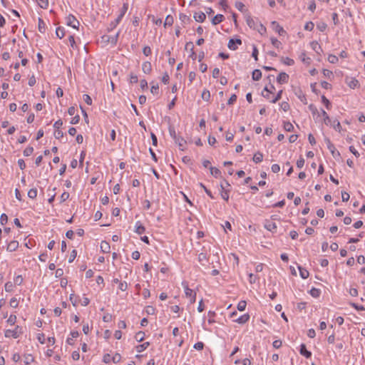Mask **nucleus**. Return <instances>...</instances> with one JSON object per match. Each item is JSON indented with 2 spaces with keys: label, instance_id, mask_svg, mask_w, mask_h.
Here are the masks:
<instances>
[{
  "label": "nucleus",
  "instance_id": "f704fd0d",
  "mask_svg": "<svg viewBox=\"0 0 365 365\" xmlns=\"http://www.w3.org/2000/svg\"><path fill=\"white\" fill-rule=\"evenodd\" d=\"M39 6L42 9H47L48 6V0H36Z\"/></svg>",
  "mask_w": 365,
  "mask_h": 365
},
{
  "label": "nucleus",
  "instance_id": "a878e982",
  "mask_svg": "<svg viewBox=\"0 0 365 365\" xmlns=\"http://www.w3.org/2000/svg\"><path fill=\"white\" fill-rule=\"evenodd\" d=\"M210 174L215 178H219L221 175L220 170L215 167H210Z\"/></svg>",
  "mask_w": 365,
  "mask_h": 365
},
{
  "label": "nucleus",
  "instance_id": "79ce46f5",
  "mask_svg": "<svg viewBox=\"0 0 365 365\" xmlns=\"http://www.w3.org/2000/svg\"><path fill=\"white\" fill-rule=\"evenodd\" d=\"M33 152L34 148L31 146H29L24 150V155L25 156H30L33 153Z\"/></svg>",
  "mask_w": 365,
  "mask_h": 365
},
{
  "label": "nucleus",
  "instance_id": "4be33fe9",
  "mask_svg": "<svg viewBox=\"0 0 365 365\" xmlns=\"http://www.w3.org/2000/svg\"><path fill=\"white\" fill-rule=\"evenodd\" d=\"M298 269H299V271L300 277L302 279H307L309 277V272L306 269L302 267L299 265L298 266Z\"/></svg>",
  "mask_w": 365,
  "mask_h": 365
},
{
  "label": "nucleus",
  "instance_id": "e433bc0d",
  "mask_svg": "<svg viewBox=\"0 0 365 365\" xmlns=\"http://www.w3.org/2000/svg\"><path fill=\"white\" fill-rule=\"evenodd\" d=\"M264 91H265L266 93L263 92L262 96L270 101V100L272 99V98H271L272 91H269L267 87L264 88Z\"/></svg>",
  "mask_w": 365,
  "mask_h": 365
},
{
  "label": "nucleus",
  "instance_id": "13d9d810",
  "mask_svg": "<svg viewBox=\"0 0 365 365\" xmlns=\"http://www.w3.org/2000/svg\"><path fill=\"white\" fill-rule=\"evenodd\" d=\"M54 136L56 138L60 139L63 136V133L60 129H58L55 130Z\"/></svg>",
  "mask_w": 365,
  "mask_h": 365
},
{
  "label": "nucleus",
  "instance_id": "c9c22d12",
  "mask_svg": "<svg viewBox=\"0 0 365 365\" xmlns=\"http://www.w3.org/2000/svg\"><path fill=\"white\" fill-rule=\"evenodd\" d=\"M247 302L244 300L239 302L237 304V309L240 312L244 311L246 309Z\"/></svg>",
  "mask_w": 365,
  "mask_h": 365
},
{
  "label": "nucleus",
  "instance_id": "5fc2aeb1",
  "mask_svg": "<svg viewBox=\"0 0 365 365\" xmlns=\"http://www.w3.org/2000/svg\"><path fill=\"white\" fill-rule=\"evenodd\" d=\"M322 101L327 109L330 108V102L324 96H322Z\"/></svg>",
  "mask_w": 365,
  "mask_h": 365
},
{
  "label": "nucleus",
  "instance_id": "1a4fd4ad",
  "mask_svg": "<svg viewBox=\"0 0 365 365\" xmlns=\"http://www.w3.org/2000/svg\"><path fill=\"white\" fill-rule=\"evenodd\" d=\"M128 9V4L124 3L123 6L120 9L118 16L117 19H115V24H118L121 20V19L123 17L125 14L127 12Z\"/></svg>",
  "mask_w": 365,
  "mask_h": 365
},
{
  "label": "nucleus",
  "instance_id": "c85d7f7f",
  "mask_svg": "<svg viewBox=\"0 0 365 365\" xmlns=\"http://www.w3.org/2000/svg\"><path fill=\"white\" fill-rule=\"evenodd\" d=\"M252 76L254 81H259L262 77V72L259 70L256 69L252 72Z\"/></svg>",
  "mask_w": 365,
  "mask_h": 365
},
{
  "label": "nucleus",
  "instance_id": "3c124183",
  "mask_svg": "<svg viewBox=\"0 0 365 365\" xmlns=\"http://www.w3.org/2000/svg\"><path fill=\"white\" fill-rule=\"evenodd\" d=\"M328 61L331 63H336L338 62V58L335 55H329L328 56Z\"/></svg>",
  "mask_w": 365,
  "mask_h": 365
},
{
  "label": "nucleus",
  "instance_id": "473e14b6",
  "mask_svg": "<svg viewBox=\"0 0 365 365\" xmlns=\"http://www.w3.org/2000/svg\"><path fill=\"white\" fill-rule=\"evenodd\" d=\"M56 34L59 38H62L65 36L64 29L58 27L56 30Z\"/></svg>",
  "mask_w": 365,
  "mask_h": 365
},
{
  "label": "nucleus",
  "instance_id": "49530a36",
  "mask_svg": "<svg viewBox=\"0 0 365 365\" xmlns=\"http://www.w3.org/2000/svg\"><path fill=\"white\" fill-rule=\"evenodd\" d=\"M9 304L11 307L16 308L19 305V301L16 298L13 297L10 299Z\"/></svg>",
  "mask_w": 365,
  "mask_h": 365
},
{
  "label": "nucleus",
  "instance_id": "6e6d98bb",
  "mask_svg": "<svg viewBox=\"0 0 365 365\" xmlns=\"http://www.w3.org/2000/svg\"><path fill=\"white\" fill-rule=\"evenodd\" d=\"M145 334L142 331H139L135 334V339L138 341H141L144 339Z\"/></svg>",
  "mask_w": 365,
  "mask_h": 365
},
{
  "label": "nucleus",
  "instance_id": "dca6fc26",
  "mask_svg": "<svg viewBox=\"0 0 365 365\" xmlns=\"http://www.w3.org/2000/svg\"><path fill=\"white\" fill-rule=\"evenodd\" d=\"M249 319H250V314H245L240 316V317H238L237 319H235V322L238 324H244L246 322H247L249 321Z\"/></svg>",
  "mask_w": 365,
  "mask_h": 365
},
{
  "label": "nucleus",
  "instance_id": "8fccbe9b",
  "mask_svg": "<svg viewBox=\"0 0 365 365\" xmlns=\"http://www.w3.org/2000/svg\"><path fill=\"white\" fill-rule=\"evenodd\" d=\"M83 99L86 104H88V105L92 104V99L90 97V96H88V94H84L83 96Z\"/></svg>",
  "mask_w": 365,
  "mask_h": 365
},
{
  "label": "nucleus",
  "instance_id": "4d7b16f0",
  "mask_svg": "<svg viewBox=\"0 0 365 365\" xmlns=\"http://www.w3.org/2000/svg\"><path fill=\"white\" fill-rule=\"evenodd\" d=\"M8 221V217L6 214L3 213L1 215V217H0V222L1 225H4Z\"/></svg>",
  "mask_w": 365,
  "mask_h": 365
},
{
  "label": "nucleus",
  "instance_id": "72a5a7b5",
  "mask_svg": "<svg viewBox=\"0 0 365 365\" xmlns=\"http://www.w3.org/2000/svg\"><path fill=\"white\" fill-rule=\"evenodd\" d=\"M310 294L313 297H319L320 294H321V292L319 289H317V288H312L311 289L310 292H309Z\"/></svg>",
  "mask_w": 365,
  "mask_h": 365
},
{
  "label": "nucleus",
  "instance_id": "2f4dec72",
  "mask_svg": "<svg viewBox=\"0 0 365 365\" xmlns=\"http://www.w3.org/2000/svg\"><path fill=\"white\" fill-rule=\"evenodd\" d=\"M257 27L254 29L257 31L260 34H263L266 32V28L260 23L259 22Z\"/></svg>",
  "mask_w": 365,
  "mask_h": 365
},
{
  "label": "nucleus",
  "instance_id": "bf43d9fd",
  "mask_svg": "<svg viewBox=\"0 0 365 365\" xmlns=\"http://www.w3.org/2000/svg\"><path fill=\"white\" fill-rule=\"evenodd\" d=\"M193 347L197 350H202L204 347V344L202 341H198L194 344Z\"/></svg>",
  "mask_w": 365,
  "mask_h": 365
},
{
  "label": "nucleus",
  "instance_id": "bb28decb",
  "mask_svg": "<svg viewBox=\"0 0 365 365\" xmlns=\"http://www.w3.org/2000/svg\"><path fill=\"white\" fill-rule=\"evenodd\" d=\"M224 19L223 15L222 14H217L214 18L212 19V23L214 25H217L222 21Z\"/></svg>",
  "mask_w": 365,
  "mask_h": 365
},
{
  "label": "nucleus",
  "instance_id": "69168bd1",
  "mask_svg": "<svg viewBox=\"0 0 365 365\" xmlns=\"http://www.w3.org/2000/svg\"><path fill=\"white\" fill-rule=\"evenodd\" d=\"M350 196L349 194L346 192H341V198L343 202H347L349 199Z\"/></svg>",
  "mask_w": 365,
  "mask_h": 365
},
{
  "label": "nucleus",
  "instance_id": "f03ea898",
  "mask_svg": "<svg viewBox=\"0 0 365 365\" xmlns=\"http://www.w3.org/2000/svg\"><path fill=\"white\" fill-rule=\"evenodd\" d=\"M220 195L223 200L228 201L230 197V185L226 180H222L220 182Z\"/></svg>",
  "mask_w": 365,
  "mask_h": 365
},
{
  "label": "nucleus",
  "instance_id": "9b49d317",
  "mask_svg": "<svg viewBox=\"0 0 365 365\" xmlns=\"http://www.w3.org/2000/svg\"><path fill=\"white\" fill-rule=\"evenodd\" d=\"M246 22L250 29H254L255 28L257 27L256 26H257L259 21H258V19H254L252 16H249L246 17Z\"/></svg>",
  "mask_w": 365,
  "mask_h": 365
},
{
  "label": "nucleus",
  "instance_id": "393cba45",
  "mask_svg": "<svg viewBox=\"0 0 365 365\" xmlns=\"http://www.w3.org/2000/svg\"><path fill=\"white\" fill-rule=\"evenodd\" d=\"M263 160V154L260 152H257L253 156V161L256 163L262 162Z\"/></svg>",
  "mask_w": 365,
  "mask_h": 365
},
{
  "label": "nucleus",
  "instance_id": "f257e3e1",
  "mask_svg": "<svg viewBox=\"0 0 365 365\" xmlns=\"http://www.w3.org/2000/svg\"><path fill=\"white\" fill-rule=\"evenodd\" d=\"M23 334V329L19 325L15 326L13 329H7L4 330V336L6 338L17 339Z\"/></svg>",
  "mask_w": 365,
  "mask_h": 365
},
{
  "label": "nucleus",
  "instance_id": "37998d69",
  "mask_svg": "<svg viewBox=\"0 0 365 365\" xmlns=\"http://www.w3.org/2000/svg\"><path fill=\"white\" fill-rule=\"evenodd\" d=\"M282 91H279L275 97L272 98V99L270 100V102L272 103H275L277 101H278L282 98Z\"/></svg>",
  "mask_w": 365,
  "mask_h": 365
},
{
  "label": "nucleus",
  "instance_id": "5701e85b",
  "mask_svg": "<svg viewBox=\"0 0 365 365\" xmlns=\"http://www.w3.org/2000/svg\"><path fill=\"white\" fill-rule=\"evenodd\" d=\"M309 108L311 110L314 118H318L319 117H320V111L318 110L316 106L310 105L309 106Z\"/></svg>",
  "mask_w": 365,
  "mask_h": 365
},
{
  "label": "nucleus",
  "instance_id": "6ab92c4d",
  "mask_svg": "<svg viewBox=\"0 0 365 365\" xmlns=\"http://www.w3.org/2000/svg\"><path fill=\"white\" fill-rule=\"evenodd\" d=\"M194 19L197 22H203L206 19V16L203 12L199 11L195 13Z\"/></svg>",
  "mask_w": 365,
  "mask_h": 365
},
{
  "label": "nucleus",
  "instance_id": "ea45409f",
  "mask_svg": "<svg viewBox=\"0 0 365 365\" xmlns=\"http://www.w3.org/2000/svg\"><path fill=\"white\" fill-rule=\"evenodd\" d=\"M149 346V342H145L139 346H137V351L138 352H142L145 349L148 348Z\"/></svg>",
  "mask_w": 365,
  "mask_h": 365
},
{
  "label": "nucleus",
  "instance_id": "774afa93",
  "mask_svg": "<svg viewBox=\"0 0 365 365\" xmlns=\"http://www.w3.org/2000/svg\"><path fill=\"white\" fill-rule=\"evenodd\" d=\"M272 171L274 173H277L280 170V167L278 164H273L271 167Z\"/></svg>",
  "mask_w": 365,
  "mask_h": 365
},
{
  "label": "nucleus",
  "instance_id": "423d86ee",
  "mask_svg": "<svg viewBox=\"0 0 365 365\" xmlns=\"http://www.w3.org/2000/svg\"><path fill=\"white\" fill-rule=\"evenodd\" d=\"M110 43H111V45H113V38L108 35H103L98 41V43L102 47H106Z\"/></svg>",
  "mask_w": 365,
  "mask_h": 365
},
{
  "label": "nucleus",
  "instance_id": "39448f33",
  "mask_svg": "<svg viewBox=\"0 0 365 365\" xmlns=\"http://www.w3.org/2000/svg\"><path fill=\"white\" fill-rule=\"evenodd\" d=\"M66 22L68 26H69L73 29H77L79 26L78 21L72 14H69L66 17Z\"/></svg>",
  "mask_w": 365,
  "mask_h": 365
},
{
  "label": "nucleus",
  "instance_id": "0eeeda50",
  "mask_svg": "<svg viewBox=\"0 0 365 365\" xmlns=\"http://www.w3.org/2000/svg\"><path fill=\"white\" fill-rule=\"evenodd\" d=\"M242 44V41L240 38H231L228 42V48L230 50L235 51L236 50L240 45Z\"/></svg>",
  "mask_w": 365,
  "mask_h": 365
},
{
  "label": "nucleus",
  "instance_id": "de8ad7c7",
  "mask_svg": "<svg viewBox=\"0 0 365 365\" xmlns=\"http://www.w3.org/2000/svg\"><path fill=\"white\" fill-rule=\"evenodd\" d=\"M314 27V24L312 21L307 22L304 25V29L307 31H312Z\"/></svg>",
  "mask_w": 365,
  "mask_h": 365
},
{
  "label": "nucleus",
  "instance_id": "58836bf2",
  "mask_svg": "<svg viewBox=\"0 0 365 365\" xmlns=\"http://www.w3.org/2000/svg\"><path fill=\"white\" fill-rule=\"evenodd\" d=\"M284 129L286 131L290 132L293 130L294 126L290 122H284Z\"/></svg>",
  "mask_w": 365,
  "mask_h": 365
},
{
  "label": "nucleus",
  "instance_id": "cd10ccee",
  "mask_svg": "<svg viewBox=\"0 0 365 365\" xmlns=\"http://www.w3.org/2000/svg\"><path fill=\"white\" fill-rule=\"evenodd\" d=\"M135 227V232L138 235H141L145 232V227L139 222H136Z\"/></svg>",
  "mask_w": 365,
  "mask_h": 365
},
{
  "label": "nucleus",
  "instance_id": "680f3d73",
  "mask_svg": "<svg viewBox=\"0 0 365 365\" xmlns=\"http://www.w3.org/2000/svg\"><path fill=\"white\" fill-rule=\"evenodd\" d=\"M71 357L74 361H78L80 359V354L78 351H74L72 352Z\"/></svg>",
  "mask_w": 365,
  "mask_h": 365
},
{
  "label": "nucleus",
  "instance_id": "20e7f679",
  "mask_svg": "<svg viewBox=\"0 0 365 365\" xmlns=\"http://www.w3.org/2000/svg\"><path fill=\"white\" fill-rule=\"evenodd\" d=\"M182 286L185 289V296L190 299V302L193 304L196 299V293L191 289H190L186 282H182Z\"/></svg>",
  "mask_w": 365,
  "mask_h": 365
},
{
  "label": "nucleus",
  "instance_id": "aec40b11",
  "mask_svg": "<svg viewBox=\"0 0 365 365\" xmlns=\"http://www.w3.org/2000/svg\"><path fill=\"white\" fill-rule=\"evenodd\" d=\"M71 337H68L66 339V343L73 345V339L78 336L79 334L77 331H72L70 333Z\"/></svg>",
  "mask_w": 365,
  "mask_h": 365
},
{
  "label": "nucleus",
  "instance_id": "09e8293b",
  "mask_svg": "<svg viewBox=\"0 0 365 365\" xmlns=\"http://www.w3.org/2000/svg\"><path fill=\"white\" fill-rule=\"evenodd\" d=\"M69 196L70 195L68 192H63L60 197L61 202H63L67 200Z\"/></svg>",
  "mask_w": 365,
  "mask_h": 365
},
{
  "label": "nucleus",
  "instance_id": "b1692460",
  "mask_svg": "<svg viewBox=\"0 0 365 365\" xmlns=\"http://www.w3.org/2000/svg\"><path fill=\"white\" fill-rule=\"evenodd\" d=\"M17 320L15 314H11L6 320V323L9 326H14Z\"/></svg>",
  "mask_w": 365,
  "mask_h": 365
},
{
  "label": "nucleus",
  "instance_id": "c03bdc74",
  "mask_svg": "<svg viewBox=\"0 0 365 365\" xmlns=\"http://www.w3.org/2000/svg\"><path fill=\"white\" fill-rule=\"evenodd\" d=\"M258 280V277L257 275L253 274L252 273L249 274V282L251 284L255 283Z\"/></svg>",
  "mask_w": 365,
  "mask_h": 365
},
{
  "label": "nucleus",
  "instance_id": "4c0bfd02",
  "mask_svg": "<svg viewBox=\"0 0 365 365\" xmlns=\"http://www.w3.org/2000/svg\"><path fill=\"white\" fill-rule=\"evenodd\" d=\"M114 360V357L111 356L109 354H104L103 357V361L104 363L108 364L110 363L111 361Z\"/></svg>",
  "mask_w": 365,
  "mask_h": 365
},
{
  "label": "nucleus",
  "instance_id": "9d476101",
  "mask_svg": "<svg viewBox=\"0 0 365 365\" xmlns=\"http://www.w3.org/2000/svg\"><path fill=\"white\" fill-rule=\"evenodd\" d=\"M171 135L173 136L175 143L178 144L180 149L183 150L185 148L186 141L182 138L177 137L175 132L173 135L171 133Z\"/></svg>",
  "mask_w": 365,
  "mask_h": 365
},
{
  "label": "nucleus",
  "instance_id": "7ed1b4c3",
  "mask_svg": "<svg viewBox=\"0 0 365 365\" xmlns=\"http://www.w3.org/2000/svg\"><path fill=\"white\" fill-rule=\"evenodd\" d=\"M277 217L274 216H272L270 220H266L264 221V227L266 230L270 231L272 233L277 232V225L274 222V220H276Z\"/></svg>",
  "mask_w": 365,
  "mask_h": 365
},
{
  "label": "nucleus",
  "instance_id": "4468645a",
  "mask_svg": "<svg viewBox=\"0 0 365 365\" xmlns=\"http://www.w3.org/2000/svg\"><path fill=\"white\" fill-rule=\"evenodd\" d=\"M289 76L286 73L282 72L277 78V81L279 83H285L288 81Z\"/></svg>",
  "mask_w": 365,
  "mask_h": 365
},
{
  "label": "nucleus",
  "instance_id": "412c9836",
  "mask_svg": "<svg viewBox=\"0 0 365 365\" xmlns=\"http://www.w3.org/2000/svg\"><path fill=\"white\" fill-rule=\"evenodd\" d=\"M272 25L274 26V30L278 33L280 36H282L285 34V31L284 30V29L279 24H277L276 21H273L272 22Z\"/></svg>",
  "mask_w": 365,
  "mask_h": 365
},
{
  "label": "nucleus",
  "instance_id": "f8f14e48",
  "mask_svg": "<svg viewBox=\"0 0 365 365\" xmlns=\"http://www.w3.org/2000/svg\"><path fill=\"white\" fill-rule=\"evenodd\" d=\"M327 142L328 149L331 153L333 157L334 158L339 157L340 155V153L339 151L336 150L334 145L330 142V140L329 139L327 140Z\"/></svg>",
  "mask_w": 365,
  "mask_h": 365
},
{
  "label": "nucleus",
  "instance_id": "864d4df0",
  "mask_svg": "<svg viewBox=\"0 0 365 365\" xmlns=\"http://www.w3.org/2000/svg\"><path fill=\"white\" fill-rule=\"evenodd\" d=\"M37 339H38V341L41 344H43L45 343V340H46V339H45V335H44V334H43V333H39V334H38V335H37Z\"/></svg>",
  "mask_w": 365,
  "mask_h": 365
},
{
  "label": "nucleus",
  "instance_id": "e2e57ef3",
  "mask_svg": "<svg viewBox=\"0 0 365 365\" xmlns=\"http://www.w3.org/2000/svg\"><path fill=\"white\" fill-rule=\"evenodd\" d=\"M284 63L287 66H292L294 63V61L290 58L287 57L284 59Z\"/></svg>",
  "mask_w": 365,
  "mask_h": 365
},
{
  "label": "nucleus",
  "instance_id": "0e129e2a",
  "mask_svg": "<svg viewBox=\"0 0 365 365\" xmlns=\"http://www.w3.org/2000/svg\"><path fill=\"white\" fill-rule=\"evenodd\" d=\"M332 125L336 130H341V124L338 120H334Z\"/></svg>",
  "mask_w": 365,
  "mask_h": 365
},
{
  "label": "nucleus",
  "instance_id": "ddd939ff",
  "mask_svg": "<svg viewBox=\"0 0 365 365\" xmlns=\"http://www.w3.org/2000/svg\"><path fill=\"white\" fill-rule=\"evenodd\" d=\"M142 71L145 74H149L152 71V65L149 61H145L142 64Z\"/></svg>",
  "mask_w": 365,
  "mask_h": 365
},
{
  "label": "nucleus",
  "instance_id": "603ef678",
  "mask_svg": "<svg viewBox=\"0 0 365 365\" xmlns=\"http://www.w3.org/2000/svg\"><path fill=\"white\" fill-rule=\"evenodd\" d=\"M210 97V91H207V90H205L203 91L202 93V98L205 100V101H208L209 98Z\"/></svg>",
  "mask_w": 365,
  "mask_h": 365
},
{
  "label": "nucleus",
  "instance_id": "c756f323",
  "mask_svg": "<svg viewBox=\"0 0 365 365\" xmlns=\"http://www.w3.org/2000/svg\"><path fill=\"white\" fill-rule=\"evenodd\" d=\"M198 260L202 265H204L207 261V255L203 252L200 253L198 255Z\"/></svg>",
  "mask_w": 365,
  "mask_h": 365
},
{
  "label": "nucleus",
  "instance_id": "7c9ffc66",
  "mask_svg": "<svg viewBox=\"0 0 365 365\" xmlns=\"http://www.w3.org/2000/svg\"><path fill=\"white\" fill-rule=\"evenodd\" d=\"M37 196V190L36 188H31L28 192V197L31 199H35Z\"/></svg>",
  "mask_w": 365,
  "mask_h": 365
},
{
  "label": "nucleus",
  "instance_id": "338daca9",
  "mask_svg": "<svg viewBox=\"0 0 365 365\" xmlns=\"http://www.w3.org/2000/svg\"><path fill=\"white\" fill-rule=\"evenodd\" d=\"M6 292H11L13 289V284L10 282H6L4 286Z\"/></svg>",
  "mask_w": 365,
  "mask_h": 365
},
{
  "label": "nucleus",
  "instance_id": "a211bd4d",
  "mask_svg": "<svg viewBox=\"0 0 365 365\" xmlns=\"http://www.w3.org/2000/svg\"><path fill=\"white\" fill-rule=\"evenodd\" d=\"M299 352L302 355H303L304 356H305L307 359L310 358L312 356V353L309 351L307 350L306 346L304 344H302L300 345Z\"/></svg>",
  "mask_w": 365,
  "mask_h": 365
},
{
  "label": "nucleus",
  "instance_id": "2eb2a0df",
  "mask_svg": "<svg viewBox=\"0 0 365 365\" xmlns=\"http://www.w3.org/2000/svg\"><path fill=\"white\" fill-rule=\"evenodd\" d=\"M101 250L103 253L109 254L110 251V244L106 240L102 241L101 243Z\"/></svg>",
  "mask_w": 365,
  "mask_h": 365
},
{
  "label": "nucleus",
  "instance_id": "a18cd8bd",
  "mask_svg": "<svg viewBox=\"0 0 365 365\" xmlns=\"http://www.w3.org/2000/svg\"><path fill=\"white\" fill-rule=\"evenodd\" d=\"M279 107L284 111H287L289 109V105L287 102L283 101L279 104Z\"/></svg>",
  "mask_w": 365,
  "mask_h": 365
},
{
  "label": "nucleus",
  "instance_id": "f3484780",
  "mask_svg": "<svg viewBox=\"0 0 365 365\" xmlns=\"http://www.w3.org/2000/svg\"><path fill=\"white\" fill-rule=\"evenodd\" d=\"M19 247V242L16 240L11 241L6 247L7 251L14 252Z\"/></svg>",
  "mask_w": 365,
  "mask_h": 365
},
{
  "label": "nucleus",
  "instance_id": "6e6552de",
  "mask_svg": "<svg viewBox=\"0 0 365 365\" xmlns=\"http://www.w3.org/2000/svg\"><path fill=\"white\" fill-rule=\"evenodd\" d=\"M346 83L348 86L352 89H354L359 86V83L357 79L353 77H347L346 78Z\"/></svg>",
  "mask_w": 365,
  "mask_h": 365
},
{
  "label": "nucleus",
  "instance_id": "052dcab7",
  "mask_svg": "<svg viewBox=\"0 0 365 365\" xmlns=\"http://www.w3.org/2000/svg\"><path fill=\"white\" fill-rule=\"evenodd\" d=\"M143 53L145 56H148L151 54V48L149 46H145L143 49Z\"/></svg>",
  "mask_w": 365,
  "mask_h": 365
},
{
  "label": "nucleus",
  "instance_id": "a19ab883",
  "mask_svg": "<svg viewBox=\"0 0 365 365\" xmlns=\"http://www.w3.org/2000/svg\"><path fill=\"white\" fill-rule=\"evenodd\" d=\"M271 40V43L272 44L273 46H274L275 48H279V46H281V42L279 41H278L276 38L274 37H272L270 38Z\"/></svg>",
  "mask_w": 365,
  "mask_h": 365
}]
</instances>
